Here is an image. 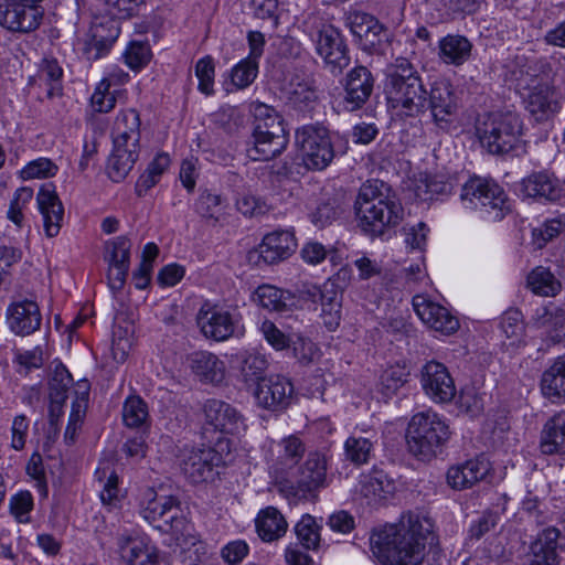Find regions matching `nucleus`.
<instances>
[{"label": "nucleus", "instance_id": "nucleus-32", "mask_svg": "<svg viewBox=\"0 0 565 565\" xmlns=\"http://www.w3.org/2000/svg\"><path fill=\"white\" fill-rule=\"evenodd\" d=\"M140 116L134 108L120 110L113 129V145L140 148Z\"/></svg>", "mask_w": 565, "mask_h": 565}, {"label": "nucleus", "instance_id": "nucleus-43", "mask_svg": "<svg viewBox=\"0 0 565 565\" xmlns=\"http://www.w3.org/2000/svg\"><path fill=\"white\" fill-rule=\"evenodd\" d=\"M395 490L394 482L380 469L373 468L363 475L360 480V492L371 500L386 499Z\"/></svg>", "mask_w": 565, "mask_h": 565}, {"label": "nucleus", "instance_id": "nucleus-50", "mask_svg": "<svg viewBox=\"0 0 565 565\" xmlns=\"http://www.w3.org/2000/svg\"><path fill=\"white\" fill-rule=\"evenodd\" d=\"M254 132L265 135H271V132H275V135L287 134L281 117L277 115L274 108L265 104H257L254 108Z\"/></svg>", "mask_w": 565, "mask_h": 565}, {"label": "nucleus", "instance_id": "nucleus-62", "mask_svg": "<svg viewBox=\"0 0 565 565\" xmlns=\"http://www.w3.org/2000/svg\"><path fill=\"white\" fill-rule=\"evenodd\" d=\"M195 75L199 79V90L207 96L212 95L214 93L215 66L214 61L210 55H206L196 62Z\"/></svg>", "mask_w": 565, "mask_h": 565}, {"label": "nucleus", "instance_id": "nucleus-63", "mask_svg": "<svg viewBox=\"0 0 565 565\" xmlns=\"http://www.w3.org/2000/svg\"><path fill=\"white\" fill-rule=\"evenodd\" d=\"M565 230V224L558 218L545 221L539 227L533 228V243L537 248L544 247L548 242L558 236Z\"/></svg>", "mask_w": 565, "mask_h": 565}, {"label": "nucleus", "instance_id": "nucleus-35", "mask_svg": "<svg viewBox=\"0 0 565 565\" xmlns=\"http://www.w3.org/2000/svg\"><path fill=\"white\" fill-rule=\"evenodd\" d=\"M327 480V460L322 454L310 452L300 469L297 480L299 490L302 492H313L326 487Z\"/></svg>", "mask_w": 565, "mask_h": 565}, {"label": "nucleus", "instance_id": "nucleus-6", "mask_svg": "<svg viewBox=\"0 0 565 565\" xmlns=\"http://www.w3.org/2000/svg\"><path fill=\"white\" fill-rule=\"evenodd\" d=\"M449 436L448 424L433 411L413 415L406 433L409 451L424 460L435 457Z\"/></svg>", "mask_w": 565, "mask_h": 565}, {"label": "nucleus", "instance_id": "nucleus-15", "mask_svg": "<svg viewBox=\"0 0 565 565\" xmlns=\"http://www.w3.org/2000/svg\"><path fill=\"white\" fill-rule=\"evenodd\" d=\"M345 24L359 39L360 45L370 53H380L387 42V30L380 21L365 12L353 11L347 15Z\"/></svg>", "mask_w": 565, "mask_h": 565}, {"label": "nucleus", "instance_id": "nucleus-51", "mask_svg": "<svg viewBox=\"0 0 565 565\" xmlns=\"http://www.w3.org/2000/svg\"><path fill=\"white\" fill-rule=\"evenodd\" d=\"M268 366L266 358L258 353H245L242 355L239 365V377L247 385L258 384L265 379L264 374Z\"/></svg>", "mask_w": 565, "mask_h": 565}, {"label": "nucleus", "instance_id": "nucleus-13", "mask_svg": "<svg viewBox=\"0 0 565 565\" xmlns=\"http://www.w3.org/2000/svg\"><path fill=\"white\" fill-rule=\"evenodd\" d=\"M120 34V23L107 15L93 19L84 45V55L88 61L106 56Z\"/></svg>", "mask_w": 565, "mask_h": 565}, {"label": "nucleus", "instance_id": "nucleus-40", "mask_svg": "<svg viewBox=\"0 0 565 565\" xmlns=\"http://www.w3.org/2000/svg\"><path fill=\"white\" fill-rule=\"evenodd\" d=\"M140 148L114 145L108 158L106 171L114 182L122 181L132 170L139 158Z\"/></svg>", "mask_w": 565, "mask_h": 565}, {"label": "nucleus", "instance_id": "nucleus-39", "mask_svg": "<svg viewBox=\"0 0 565 565\" xmlns=\"http://www.w3.org/2000/svg\"><path fill=\"white\" fill-rule=\"evenodd\" d=\"M255 527L262 541L271 543L286 534L288 523L278 509L266 507L258 512Z\"/></svg>", "mask_w": 565, "mask_h": 565}, {"label": "nucleus", "instance_id": "nucleus-64", "mask_svg": "<svg viewBox=\"0 0 565 565\" xmlns=\"http://www.w3.org/2000/svg\"><path fill=\"white\" fill-rule=\"evenodd\" d=\"M290 347L292 348L295 358L302 365L312 363L319 353L316 344L310 339L300 334L296 335L295 338L291 337Z\"/></svg>", "mask_w": 565, "mask_h": 565}, {"label": "nucleus", "instance_id": "nucleus-56", "mask_svg": "<svg viewBox=\"0 0 565 565\" xmlns=\"http://www.w3.org/2000/svg\"><path fill=\"white\" fill-rule=\"evenodd\" d=\"M408 375L409 372L405 366L387 367L380 377L381 392L387 397L394 395L407 382Z\"/></svg>", "mask_w": 565, "mask_h": 565}, {"label": "nucleus", "instance_id": "nucleus-60", "mask_svg": "<svg viewBox=\"0 0 565 565\" xmlns=\"http://www.w3.org/2000/svg\"><path fill=\"white\" fill-rule=\"evenodd\" d=\"M57 170V166L51 159L38 158L23 167L20 177L23 180L51 178L56 174Z\"/></svg>", "mask_w": 565, "mask_h": 565}, {"label": "nucleus", "instance_id": "nucleus-28", "mask_svg": "<svg viewBox=\"0 0 565 565\" xmlns=\"http://www.w3.org/2000/svg\"><path fill=\"white\" fill-rule=\"evenodd\" d=\"M297 248V241L290 231L279 230L267 234L258 246L259 257L271 265L290 257Z\"/></svg>", "mask_w": 565, "mask_h": 565}, {"label": "nucleus", "instance_id": "nucleus-30", "mask_svg": "<svg viewBox=\"0 0 565 565\" xmlns=\"http://www.w3.org/2000/svg\"><path fill=\"white\" fill-rule=\"evenodd\" d=\"M458 184V179L449 173L420 174L415 182V195L422 201H431L450 195Z\"/></svg>", "mask_w": 565, "mask_h": 565}, {"label": "nucleus", "instance_id": "nucleus-12", "mask_svg": "<svg viewBox=\"0 0 565 565\" xmlns=\"http://www.w3.org/2000/svg\"><path fill=\"white\" fill-rule=\"evenodd\" d=\"M43 10L40 6L28 4L18 0L0 2V26L12 33H31L42 22Z\"/></svg>", "mask_w": 565, "mask_h": 565}, {"label": "nucleus", "instance_id": "nucleus-36", "mask_svg": "<svg viewBox=\"0 0 565 565\" xmlns=\"http://www.w3.org/2000/svg\"><path fill=\"white\" fill-rule=\"evenodd\" d=\"M253 146L247 148V157L253 161H268L282 153L288 145V134L265 135L253 132Z\"/></svg>", "mask_w": 565, "mask_h": 565}, {"label": "nucleus", "instance_id": "nucleus-24", "mask_svg": "<svg viewBox=\"0 0 565 565\" xmlns=\"http://www.w3.org/2000/svg\"><path fill=\"white\" fill-rule=\"evenodd\" d=\"M7 322L17 335H29L40 329L42 316L35 301L22 300L11 303L7 309Z\"/></svg>", "mask_w": 565, "mask_h": 565}, {"label": "nucleus", "instance_id": "nucleus-37", "mask_svg": "<svg viewBox=\"0 0 565 565\" xmlns=\"http://www.w3.org/2000/svg\"><path fill=\"white\" fill-rule=\"evenodd\" d=\"M540 388L542 395L553 403L565 397V354L554 359L544 370Z\"/></svg>", "mask_w": 565, "mask_h": 565}, {"label": "nucleus", "instance_id": "nucleus-2", "mask_svg": "<svg viewBox=\"0 0 565 565\" xmlns=\"http://www.w3.org/2000/svg\"><path fill=\"white\" fill-rule=\"evenodd\" d=\"M428 540H435L431 519L408 512L398 523L374 531L370 543L383 565H420Z\"/></svg>", "mask_w": 565, "mask_h": 565}, {"label": "nucleus", "instance_id": "nucleus-20", "mask_svg": "<svg viewBox=\"0 0 565 565\" xmlns=\"http://www.w3.org/2000/svg\"><path fill=\"white\" fill-rule=\"evenodd\" d=\"M420 383L425 394L436 403H448L457 393L448 369L436 361H429L423 366Z\"/></svg>", "mask_w": 565, "mask_h": 565}, {"label": "nucleus", "instance_id": "nucleus-26", "mask_svg": "<svg viewBox=\"0 0 565 565\" xmlns=\"http://www.w3.org/2000/svg\"><path fill=\"white\" fill-rule=\"evenodd\" d=\"M490 469L489 460L484 456H478L450 467L447 471V482L455 490H465L481 481Z\"/></svg>", "mask_w": 565, "mask_h": 565}, {"label": "nucleus", "instance_id": "nucleus-29", "mask_svg": "<svg viewBox=\"0 0 565 565\" xmlns=\"http://www.w3.org/2000/svg\"><path fill=\"white\" fill-rule=\"evenodd\" d=\"M532 322L551 343L565 347V308L554 305L537 308Z\"/></svg>", "mask_w": 565, "mask_h": 565}, {"label": "nucleus", "instance_id": "nucleus-47", "mask_svg": "<svg viewBox=\"0 0 565 565\" xmlns=\"http://www.w3.org/2000/svg\"><path fill=\"white\" fill-rule=\"evenodd\" d=\"M527 287L535 295L554 297L562 290V282L550 268L537 266L527 275Z\"/></svg>", "mask_w": 565, "mask_h": 565}, {"label": "nucleus", "instance_id": "nucleus-7", "mask_svg": "<svg viewBox=\"0 0 565 565\" xmlns=\"http://www.w3.org/2000/svg\"><path fill=\"white\" fill-rule=\"evenodd\" d=\"M196 324L205 339L216 342L244 333L239 313L230 306L204 302L196 313Z\"/></svg>", "mask_w": 565, "mask_h": 565}, {"label": "nucleus", "instance_id": "nucleus-42", "mask_svg": "<svg viewBox=\"0 0 565 565\" xmlns=\"http://www.w3.org/2000/svg\"><path fill=\"white\" fill-rule=\"evenodd\" d=\"M255 296L258 305L268 311L285 312L296 305L294 294L271 285L259 286Z\"/></svg>", "mask_w": 565, "mask_h": 565}, {"label": "nucleus", "instance_id": "nucleus-14", "mask_svg": "<svg viewBox=\"0 0 565 565\" xmlns=\"http://www.w3.org/2000/svg\"><path fill=\"white\" fill-rule=\"evenodd\" d=\"M117 552L126 565H163L159 548L146 536L122 533L116 539Z\"/></svg>", "mask_w": 565, "mask_h": 565}, {"label": "nucleus", "instance_id": "nucleus-57", "mask_svg": "<svg viewBox=\"0 0 565 565\" xmlns=\"http://www.w3.org/2000/svg\"><path fill=\"white\" fill-rule=\"evenodd\" d=\"M131 242L126 236H117L107 242L105 260L108 265H130Z\"/></svg>", "mask_w": 565, "mask_h": 565}, {"label": "nucleus", "instance_id": "nucleus-8", "mask_svg": "<svg viewBox=\"0 0 565 565\" xmlns=\"http://www.w3.org/2000/svg\"><path fill=\"white\" fill-rule=\"evenodd\" d=\"M301 160L310 170L326 169L334 158V149L326 127L307 125L296 131Z\"/></svg>", "mask_w": 565, "mask_h": 565}, {"label": "nucleus", "instance_id": "nucleus-58", "mask_svg": "<svg viewBox=\"0 0 565 565\" xmlns=\"http://www.w3.org/2000/svg\"><path fill=\"white\" fill-rule=\"evenodd\" d=\"M257 74L258 62L245 57L232 68L231 81L237 89H244L255 81Z\"/></svg>", "mask_w": 565, "mask_h": 565}, {"label": "nucleus", "instance_id": "nucleus-61", "mask_svg": "<svg viewBox=\"0 0 565 565\" xmlns=\"http://www.w3.org/2000/svg\"><path fill=\"white\" fill-rule=\"evenodd\" d=\"M143 0H105L106 14L119 22L138 13Z\"/></svg>", "mask_w": 565, "mask_h": 565}, {"label": "nucleus", "instance_id": "nucleus-4", "mask_svg": "<svg viewBox=\"0 0 565 565\" xmlns=\"http://www.w3.org/2000/svg\"><path fill=\"white\" fill-rule=\"evenodd\" d=\"M476 134L491 154L520 156L525 152L524 122L514 111L490 113L480 118Z\"/></svg>", "mask_w": 565, "mask_h": 565}, {"label": "nucleus", "instance_id": "nucleus-33", "mask_svg": "<svg viewBox=\"0 0 565 565\" xmlns=\"http://www.w3.org/2000/svg\"><path fill=\"white\" fill-rule=\"evenodd\" d=\"M192 372L205 383L218 384L225 377V363L214 353L198 351L190 355Z\"/></svg>", "mask_w": 565, "mask_h": 565}, {"label": "nucleus", "instance_id": "nucleus-5", "mask_svg": "<svg viewBox=\"0 0 565 565\" xmlns=\"http://www.w3.org/2000/svg\"><path fill=\"white\" fill-rule=\"evenodd\" d=\"M140 514L153 527L171 534L179 544L194 543L193 526L183 515L177 497L158 494L149 488L143 493Z\"/></svg>", "mask_w": 565, "mask_h": 565}, {"label": "nucleus", "instance_id": "nucleus-3", "mask_svg": "<svg viewBox=\"0 0 565 565\" xmlns=\"http://www.w3.org/2000/svg\"><path fill=\"white\" fill-rule=\"evenodd\" d=\"M358 226L376 237L387 228L397 226L404 209L390 188L382 181L371 180L362 184L354 202Z\"/></svg>", "mask_w": 565, "mask_h": 565}, {"label": "nucleus", "instance_id": "nucleus-22", "mask_svg": "<svg viewBox=\"0 0 565 565\" xmlns=\"http://www.w3.org/2000/svg\"><path fill=\"white\" fill-rule=\"evenodd\" d=\"M413 307L419 319L430 329L441 334H452L459 329V320L450 311L424 296L413 298Z\"/></svg>", "mask_w": 565, "mask_h": 565}, {"label": "nucleus", "instance_id": "nucleus-18", "mask_svg": "<svg viewBox=\"0 0 565 565\" xmlns=\"http://www.w3.org/2000/svg\"><path fill=\"white\" fill-rule=\"evenodd\" d=\"M205 424L214 430L237 435L246 430L247 425L242 413L233 405L216 398L207 399L203 405Z\"/></svg>", "mask_w": 565, "mask_h": 565}, {"label": "nucleus", "instance_id": "nucleus-55", "mask_svg": "<svg viewBox=\"0 0 565 565\" xmlns=\"http://www.w3.org/2000/svg\"><path fill=\"white\" fill-rule=\"evenodd\" d=\"M122 56L130 70L139 71L150 62L151 50L147 42L132 40L127 45Z\"/></svg>", "mask_w": 565, "mask_h": 565}, {"label": "nucleus", "instance_id": "nucleus-10", "mask_svg": "<svg viewBox=\"0 0 565 565\" xmlns=\"http://www.w3.org/2000/svg\"><path fill=\"white\" fill-rule=\"evenodd\" d=\"M221 457L211 447L184 446L179 450L178 463L184 477L192 483L207 482L214 479L215 468Z\"/></svg>", "mask_w": 565, "mask_h": 565}, {"label": "nucleus", "instance_id": "nucleus-21", "mask_svg": "<svg viewBox=\"0 0 565 565\" xmlns=\"http://www.w3.org/2000/svg\"><path fill=\"white\" fill-rule=\"evenodd\" d=\"M371 71L362 65L352 68L345 77L343 106L348 111L361 109L370 99L374 89Z\"/></svg>", "mask_w": 565, "mask_h": 565}, {"label": "nucleus", "instance_id": "nucleus-52", "mask_svg": "<svg viewBox=\"0 0 565 565\" xmlns=\"http://www.w3.org/2000/svg\"><path fill=\"white\" fill-rule=\"evenodd\" d=\"M320 530L321 526L310 514L302 515L294 527L295 534L301 546L306 550L312 551L317 550L320 545Z\"/></svg>", "mask_w": 565, "mask_h": 565}, {"label": "nucleus", "instance_id": "nucleus-11", "mask_svg": "<svg viewBox=\"0 0 565 565\" xmlns=\"http://www.w3.org/2000/svg\"><path fill=\"white\" fill-rule=\"evenodd\" d=\"M316 51L322 57L326 68L334 76L340 75L350 64L348 46L338 29L321 24L313 39Z\"/></svg>", "mask_w": 565, "mask_h": 565}, {"label": "nucleus", "instance_id": "nucleus-48", "mask_svg": "<svg viewBox=\"0 0 565 565\" xmlns=\"http://www.w3.org/2000/svg\"><path fill=\"white\" fill-rule=\"evenodd\" d=\"M95 478L103 486L99 494L103 505L109 511L118 508L120 498L116 472L108 465L98 467L95 471Z\"/></svg>", "mask_w": 565, "mask_h": 565}, {"label": "nucleus", "instance_id": "nucleus-34", "mask_svg": "<svg viewBox=\"0 0 565 565\" xmlns=\"http://www.w3.org/2000/svg\"><path fill=\"white\" fill-rule=\"evenodd\" d=\"M540 450L544 455L565 454V411L556 413L544 424L540 435Z\"/></svg>", "mask_w": 565, "mask_h": 565}, {"label": "nucleus", "instance_id": "nucleus-44", "mask_svg": "<svg viewBox=\"0 0 565 565\" xmlns=\"http://www.w3.org/2000/svg\"><path fill=\"white\" fill-rule=\"evenodd\" d=\"M439 57L446 64L462 65L471 55L472 44L462 35H447L439 41Z\"/></svg>", "mask_w": 565, "mask_h": 565}, {"label": "nucleus", "instance_id": "nucleus-27", "mask_svg": "<svg viewBox=\"0 0 565 565\" xmlns=\"http://www.w3.org/2000/svg\"><path fill=\"white\" fill-rule=\"evenodd\" d=\"M277 447L278 455L269 469L277 480H287L302 459L306 448L302 440L296 435L281 439Z\"/></svg>", "mask_w": 565, "mask_h": 565}, {"label": "nucleus", "instance_id": "nucleus-25", "mask_svg": "<svg viewBox=\"0 0 565 565\" xmlns=\"http://www.w3.org/2000/svg\"><path fill=\"white\" fill-rule=\"evenodd\" d=\"M559 539L561 531L555 526H548L539 532L530 543L529 565H559L561 557L557 553Z\"/></svg>", "mask_w": 565, "mask_h": 565}, {"label": "nucleus", "instance_id": "nucleus-38", "mask_svg": "<svg viewBox=\"0 0 565 565\" xmlns=\"http://www.w3.org/2000/svg\"><path fill=\"white\" fill-rule=\"evenodd\" d=\"M376 443L375 431H355L344 443V457L355 466L365 465L372 458Z\"/></svg>", "mask_w": 565, "mask_h": 565}, {"label": "nucleus", "instance_id": "nucleus-16", "mask_svg": "<svg viewBox=\"0 0 565 565\" xmlns=\"http://www.w3.org/2000/svg\"><path fill=\"white\" fill-rule=\"evenodd\" d=\"M525 109L536 121H545L559 113L561 98L554 86L543 78H533L524 96Z\"/></svg>", "mask_w": 565, "mask_h": 565}, {"label": "nucleus", "instance_id": "nucleus-53", "mask_svg": "<svg viewBox=\"0 0 565 565\" xmlns=\"http://www.w3.org/2000/svg\"><path fill=\"white\" fill-rule=\"evenodd\" d=\"M149 417L146 402L136 395L126 398L122 405V420L127 427L142 428Z\"/></svg>", "mask_w": 565, "mask_h": 565}, {"label": "nucleus", "instance_id": "nucleus-54", "mask_svg": "<svg viewBox=\"0 0 565 565\" xmlns=\"http://www.w3.org/2000/svg\"><path fill=\"white\" fill-rule=\"evenodd\" d=\"M111 83L108 77L103 78L95 87L90 97L94 111L106 114L115 108L118 90H110Z\"/></svg>", "mask_w": 565, "mask_h": 565}, {"label": "nucleus", "instance_id": "nucleus-23", "mask_svg": "<svg viewBox=\"0 0 565 565\" xmlns=\"http://www.w3.org/2000/svg\"><path fill=\"white\" fill-rule=\"evenodd\" d=\"M36 203L43 216V226L47 237H55L62 227L63 204L52 183L43 184L36 195Z\"/></svg>", "mask_w": 565, "mask_h": 565}, {"label": "nucleus", "instance_id": "nucleus-9", "mask_svg": "<svg viewBox=\"0 0 565 565\" xmlns=\"http://www.w3.org/2000/svg\"><path fill=\"white\" fill-rule=\"evenodd\" d=\"M460 199L468 207H486L495 211L494 218H502L510 211V202L503 189L488 180L471 178L461 189Z\"/></svg>", "mask_w": 565, "mask_h": 565}, {"label": "nucleus", "instance_id": "nucleus-45", "mask_svg": "<svg viewBox=\"0 0 565 565\" xmlns=\"http://www.w3.org/2000/svg\"><path fill=\"white\" fill-rule=\"evenodd\" d=\"M75 399L72 403V409L68 418V424L65 429L64 438L68 443H74L77 430L79 429L83 418L86 413L88 395H89V383L88 381H81L76 384Z\"/></svg>", "mask_w": 565, "mask_h": 565}, {"label": "nucleus", "instance_id": "nucleus-46", "mask_svg": "<svg viewBox=\"0 0 565 565\" xmlns=\"http://www.w3.org/2000/svg\"><path fill=\"white\" fill-rule=\"evenodd\" d=\"M36 81L47 87V97L61 96L63 90V68L54 57H44L39 64Z\"/></svg>", "mask_w": 565, "mask_h": 565}, {"label": "nucleus", "instance_id": "nucleus-31", "mask_svg": "<svg viewBox=\"0 0 565 565\" xmlns=\"http://www.w3.org/2000/svg\"><path fill=\"white\" fill-rule=\"evenodd\" d=\"M521 185L525 196L540 201H557L563 192L559 180L553 174L543 171L530 174L523 179Z\"/></svg>", "mask_w": 565, "mask_h": 565}, {"label": "nucleus", "instance_id": "nucleus-1", "mask_svg": "<svg viewBox=\"0 0 565 565\" xmlns=\"http://www.w3.org/2000/svg\"><path fill=\"white\" fill-rule=\"evenodd\" d=\"M385 75V95L392 109L405 117L429 109L436 127L449 131L458 111V98L449 82L436 81L427 93L418 71L405 57L387 65Z\"/></svg>", "mask_w": 565, "mask_h": 565}, {"label": "nucleus", "instance_id": "nucleus-19", "mask_svg": "<svg viewBox=\"0 0 565 565\" xmlns=\"http://www.w3.org/2000/svg\"><path fill=\"white\" fill-rule=\"evenodd\" d=\"M294 385L282 375H270L258 382L254 397L258 406L279 412L286 409L292 398Z\"/></svg>", "mask_w": 565, "mask_h": 565}, {"label": "nucleus", "instance_id": "nucleus-41", "mask_svg": "<svg viewBox=\"0 0 565 565\" xmlns=\"http://www.w3.org/2000/svg\"><path fill=\"white\" fill-rule=\"evenodd\" d=\"M73 384V377L68 370L62 363H56L52 377L49 382V396L51 401V416H58L68 395V390Z\"/></svg>", "mask_w": 565, "mask_h": 565}, {"label": "nucleus", "instance_id": "nucleus-49", "mask_svg": "<svg viewBox=\"0 0 565 565\" xmlns=\"http://www.w3.org/2000/svg\"><path fill=\"white\" fill-rule=\"evenodd\" d=\"M225 206L223 198L210 190H204L194 204L195 212L213 225L221 220Z\"/></svg>", "mask_w": 565, "mask_h": 565}, {"label": "nucleus", "instance_id": "nucleus-17", "mask_svg": "<svg viewBox=\"0 0 565 565\" xmlns=\"http://www.w3.org/2000/svg\"><path fill=\"white\" fill-rule=\"evenodd\" d=\"M305 299L320 303V318L328 331H335L342 320V292L333 282L312 286L305 291Z\"/></svg>", "mask_w": 565, "mask_h": 565}, {"label": "nucleus", "instance_id": "nucleus-59", "mask_svg": "<svg viewBox=\"0 0 565 565\" xmlns=\"http://www.w3.org/2000/svg\"><path fill=\"white\" fill-rule=\"evenodd\" d=\"M258 331L266 342L276 351L290 347L291 337L284 333L271 320L264 319L258 323Z\"/></svg>", "mask_w": 565, "mask_h": 565}]
</instances>
